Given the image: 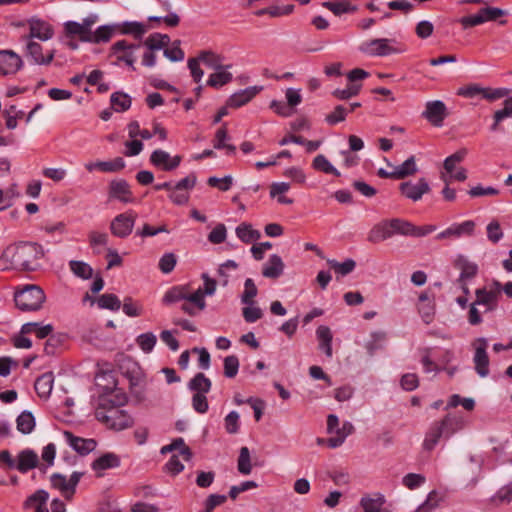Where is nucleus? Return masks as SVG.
Masks as SVG:
<instances>
[{"mask_svg":"<svg viewBox=\"0 0 512 512\" xmlns=\"http://www.w3.org/2000/svg\"><path fill=\"white\" fill-rule=\"evenodd\" d=\"M43 257L41 245L34 242H19L8 246L0 256V270L35 271Z\"/></svg>","mask_w":512,"mask_h":512,"instance_id":"1","label":"nucleus"},{"mask_svg":"<svg viewBox=\"0 0 512 512\" xmlns=\"http://www.w3.org/2000/svg\"><path fill=\"white\" fill-rule=\"evenodd\" d=\"M125 402L126 396L120 391H114L112 394L102 397L95 410L96 419L110 429L128 428L133 421L131 416L120 408Z\"/></svg>","mask_w":512,"mask_h":512,"instance_id":"2","label":"nucleus"},{"mask_svg":"<svg viewBox=\"0 0 512 512\" xmlns=\"http://www.w3.org/2000/svg\"><path fill=\"white\" fill-rule=\"evenodd\" d=\"M44 301V291L34 284L26 285L14 293L15 305L23 312L38 311Z\"/></svg>","mask_w":512,"mask_h":512,"instance_id":"3","label":"nucleus"},{"mask_svg":"<svg viewBox=\"0 0 512 512\" xmlns=\"http://www.w3.org/2000/svg\"><path fill=\"white\" fill-rule=\"evenodd\" d=\"M510 90L507 88H486L478 84H469L459 88L457 94L459 96L473 99L481 98L488 101H495L501 99L509 94Z\"/></svg>","mask_w":512,"mask_h":512,"instance_id":"4","label":"nucleus"},{"mask_svg":"<svg viewBox=\"0 0 512 512\" xmlns=\"http://www.w3.org/2000/svg\"><path fill=\"white\" fill-rule=\"evenodd\" d=\"M396 41L388 38H377L363 41L359 50L369 56L373 57H384L391 54H398L401 52L400 49L394 47Z\"/></svg>","mask_w":512,"mask_h":512,"instance_id":"5","label":"nucleus"},{"mask_svg":"<svg viewBox=\"0 0 512 512\" xmlns=\"http://www.w3.org/2000/svg\"><path fill=\"white\" fill-rule=\"evenodd\" d=\"M98 21L96 14H91L86 17L82 23L67 21L66 22V46L76 49L77 45L72 41L68 40L69 37L77 36L81 41L89 39L92 33L91 27Z\"/></svg>","mask_w":512,"mask_h":512,"instance_id":"6","label":"nucleus"},{"mask_svg":"<svg viewBox=\"0 0 512 512\" xmlns=\"http://www.w3.org/2000/svg\"><path fill=\"white\" fill-rule=\"evenodd\" d=\"M189 300L200 307H206L205 299H202L200 291H192L188 285H178L169 289L163 298V302L170 304L178 301Z\"/></svg>","mask_w":512,"mask_h":512,"instance_id":"7","label":"nucleus"},{"mask_svg":"<svg viewBox=\"0 0 512 512\" xmlns=\"http://www.w3.org/2000/svg\"><path fill=\"white\" fill-rule=\"evenodd\" d=\"M140 47L141 42L130 43L127 40H119L111 46V56L116 58L115 64L118 65L120 62H124L135 70L134 63L136 62V57L134 53Z\"/></svg>","mask_w":512,"mask_h":512,"instance_id":"8","label":"nucleus"},{"mask_svg":"<svg viewBox=\"0 0 512 512\" xmlns=\"http://www.w3.org/2000/svg\"><path fill=\"white\" fill-rule=\"evenodd\" d=\"M196 182L197 177L194 173H190L181 179L174 185L173 190L169 194L170 200L176 205L187 204L190 198L189 191L195 187Z\"/></svg>","mask_w":512,"mask_h":512,"instance_id":"9","label":"nucleus"},{"mask_svg":"<svg viewBox=\"0 0 512 512\" xmlns=\"http://www.w3.org/2000/svg\"><path fill=\"white\" fill-rule=\"evenodd\" d=\"M137 214L133 210L117 215L110 224L111 233L119 238L129 236L133 230Z\"/></svg>","mask_w":512,"mask_h":512,"instance_id":"10","label":"nucleus"},{"mask_svg":"<svg viewBox=\"0 0 512 512\" xmlns=\"http://www.w3.org/2000/svg\"><path fill=\"white\" fill-rule=\"evenodd\" d=\"M473 347L475 371L480 377H486L489 374V357L486 352L488 342L485 338H478L473 342Z\"/></svg>","mask_w":512,"mask_h":512,"instance_id":"11","label":"nucleus"},{"mask_svg":"<svg viewBox=\"0 0 512 512\" xmlns=\"http://www.w3.org/2000/svg\"><path fill=\"white\" fill-rule=\"evenodd\" d=\"M28 25L29 33L23 35L22 39L34 40L36 38L41 41H46L53 37L54 30L52 26L42 19L33 17L28 20Z\"/></svg>","mask_w":512,"mask_h":512,"instance_id":"12","label":"nucleus"},{"mask_svg":"<svg viewBox=\"0 0 512 512\" xmlns=\"http://www.w3.org/2000/svg\"><path fill=\"white\" fill-rule=\"evenodd\" d=\"M455 267L460 270L458 282L460 283L461 289L466 295H468V282L477 275L478 266L466 257L459 256L455 261Z\"/></svg>","mask_w":512,"mask_h":512,"instance_id":"13","label":"nucleus"},{"mask_svg":"<svg viewBox=\"0 0 512 512\" xmlns=\"http://www.w3.org/2000/svg\"><path fill=\"white\" fill-rule=\"evenodd\" d=\"M23 66L22 58L12 50H0V76L16 74Z\"/></svg>","mask_w":512,"mask_h":512,"instance_id":"14","label":"nucleus"},{"mask_svg":"<svg viewBox=\"0 0 512 512\" xmlns=\"http://www.w3.org/2000/svg\"><path fill=\"white\" fill-rule=\"evenodd\" d=\"M399 190L403 196L416 202L430 191V186L425 178H420L415 183L411 181L402 182L399 185Z\"/></svg>","mask_w":512,"mask_h":512,"instance_id":"15","label":"nucleus"},{"mask_svg":"<svg viewBox=\"0 0 512 512\" xmlns=\"http://www.w3.org/2000/svg\"><path fill=\"white\" fill-rule=\"evenodd\" d=\"M500 295L501 284L499 282H495L494 286L489 290L485 288L477 289L475 302L478 305L485 306V312L492 311L495 309Z\"/></svg>","mask_w":512,"mask_h":512,"instance_id":"16","label":"nucleus"},{"mask_svg":"<svg viewBox=\"0 0 512 512\" xmlns=\"http://www.w3.org/2000/svg\"><path fill=\"white\" fill-rule=\"evenodd\" d=\"M181 160V156L176 155L172 157L168 152L161 149L153 151L150 156L151 164L164 171L176 169L180 165Z\"/></svg>","mask_w":512,"mask_h":512,"instance_id":"17","label":"nucleus"},{"mask_svg":"<svg viewBox=\"0 0 512 512\" xmlns=\"http://www.w3.org/2000/svg\"><path fill=\"white\" fill-rule=\"evenodd\" d=\"M422 115L432 125L436 127H441L443 125L444 119L447 116L446 105L440 100L427 102L425 110Z\"/></svg>","mask_w":512,"mask_h":512,"instance_id":"18","label":"nucleus"},{"mask_svg":"<svg viewBox=\"0 0 512 512\" xmlns=\"http://www.w3.org/2000/svg\"><path fill=\"white\" fill-rule=\"evenodd\" d=\"M26 41V56L31 57L33 62L38 65L49 64L54 58L53 50L43 53V47L38 42L31 39H23Z\"/></svg>","mask_w":512,"mask_h":512,"instance_id":"19","label":"nucleus"},{"mask_svg":"<svg viewBox=\"0 0 512 512\" xmlns=\"http://www.w3.org/2000/svg\"><path fill=\"white\" fill-rule=\"evenodd\" d=\"M475 223L472 220H466L459 224H452L436 236L437 240L460 238L463 235H472Z\"/></svg>","mask_w":512,"mask_h":512,"instance_id":"20","label":"nucleus"},{"mask_svg":"<svg viewBox=\"0 0 512 512\" xmlns=\"http://www.w3.org/2000/svg\"><path fill=\"white\" fill-rule=\"evenodd\" d=\"M109 198L117 199L123 203H134L135 197L125 180H113L109 184Z\"/></svg>","mask_w":512,"mask_h":512,"instance_id":"21","label":"nucleus"},{"mask_svg":"<svg viewBox=\"0 0 512 512\" xmlns=\"http://www.w3.org/2000/svg\"><path fill=\"white\" fill-rule=\"evenodd\" d=\"M66 442L81 456H85L92 452L97 445L94 439L77 437L68 431H66Z\"/></svg>","mask_w":512,"mask_h":512,"instance_id":"22","label":"nucleus"},{"mask_svg":"<svg viewBox=\"0 0 512 512\" xmlns=\"http://www.w3.org/2000/svg\"><path fill=\"white\" fill-rule=\"evenodd\" d=\"M49 494L45 490H37L32 495L28 496L23 503L24 510L33 509L34 512H49L47 508V501Z\"/></svg>","mask_w":512,"mask_h":512,"instance_id":"23","label":"nucleus"},{"mask_svg":"<svg viewBox=\"0 0 512 512\" xmlns=\"http://www.w3.org/2000/svg\"><path fill=\"white\" fill-rule=\"evenodd\" d=\"M38 455L32 449H24L17 455L16 469L25 474L38 466Z\"/></svg>","mask_w":512,"mask_h":512,"instance_id":"24","label":"nucleus"},{"mask_svg":"<svg viewBox=\"0 0 512 512\" xmlns=\"http://www.w3.org/2000/svg\"><path fill=\"white\" fill-rule=\"evenodd\" d=\"M261 90L262 87L257 86L240 90L229 97L227 100V106L239 108L251 101Z\"/></svg>","mask_w":512,"mask_h":512,"instance_id":"25","label":"nucleus"},{"mask_svg":"<svg viewBox=\"0 0 512 512\" xmlns=\"http://www.w3.org/2000/svg\"><path fill=\"white\" fill-rule=\"evenodd\" d=\"M417 309L425 324H430L433 321L435 314L434 302L427 292L420 294Z\"/></svg>","mask_w":512,"mask_h":512,"instance_id":"26","label":"nucleus"},{"mask_svg":"<svg viewBox=\"0 0 512 512\" xmlns=\"http://www.w3.org/2000/svg\"><path fill=\"white\" fill-rule=\"evenodd\" d=\"M41 231L44 233L43 238L47 242H60L64 234V224L61 221H45L41 226Z\"/></svg>","mask_w":512,"mask_h":512,"instance_id":"27","label":"nucleus"},{"mask_svg":"<svg viewBox=\"0 0 512 512\" xmlns=\"http://www.w3.org/2000/svg\"><path fill=\"white\" fill-rule=\"evenodd\" d=\"M284 267L285 265L281 257L276 254H273L264 264L262 269V275L269 279H277L283 274Z\"/></svg>","mask_w":512,"mask_h":512,"instance_id":"28","label":"nucleus"},{"mask_svg":"<svg viewBox=\"0 0 512 512\" xmlns=\"http://www.w3.org/2000/svg\"><path fill=\"white\" fill-rule=\"evenodd\" d=\"M443 426L445 438H449L457 431L464 428L465 421L462 416L456 414H448L443 420L438 422Z\"/></svg>","mask_w":512,"mask_h":512,"instance_id":"29","label":"nucleus"},{"mask_svg":"<svg viewBox=\"0 0 512 512\" xmlns=\"http://www.w3.org/2000/svg\"><path fill=\"white\" fill-rule=\"evenodd\" d=\"M385 499L381 495L363 496L360 500L362 512H391L384 507Z\"/></svg>","mask_w":512,"mask_h":512,"instance_id":"30","label":"nucleus"},{"mask_svg":"<svg viewBox=\"0 0 512 512\" xmlns=\"http://www.w3.org/2000/svg\"><path fill=\"white\" fill-rule=\"evenodd\" d=\"M392 237L389 221L384 220L375 226L368 233L367 240L371 243H379Z\"/></svg>","mask_w":512,"mask_h":512,"instance_id":"31","label":"nucleus"},{"mask_svg":"<svg viewBox=\"0 0 512 512\" xmlns=\"http://www.w3.org/2000/svg\"><path fill=\"white\" fill-rule=\"evenodd\" d=\"M196 58L199 59L200 63H203L205 66L213 70L231 67V65H223L224 57L212 51H201Z\"/></svg>","mask_w":512,"mask_h":512,"instance_id":"32","label":"nucleus"},{"mask_svg":"<svg viewBox=\"0 0 512 512\" xmlns=\"http://www.w3.org/2000/svg\"><path fill=\"white\" fill-rule=\"evenodd\" d=\"M21 334H35L38 339H45L53 332L51 324L41 325L38 322H28L22 325Z\"/></svg>","mask_w":512,"mask_h":512,"instance_id":"33","label":"nucleus"},{"mask_svg":"<svg viewBox=\"0 0 512 512\" xmlns=\"http://www.w3.org/2000/svg\"><path fill=\"white\" fill-rule=\"evenodd\" d=\"M119 464L120 460L117 455L106 453L93 461L92 469L97 472L98 476H101V471L118 467Z\"/></svg>","mask_w":512,"mask_h":512,"instance_id":"34","label":"nucleus"},{"mask_svg":"<svg viewBox=\"0 0 512 512\" xmlns=\"http://www.w3.org/2000/svg\"><path fill=\"white\" fill-rule=\"evenodd\" d=\"M125 167V161L117 157L110 161H98L87 165L89 171L99 170L101 172H117Z\"/></svg>","mask_w":512,"mask_h":512,"instance_id":"35","label":"nucleus"},{"mask_svg":"<svg viewBox=\"0 0 512 512\" xmlns=\"http://www.w3.org/2000/svg\"><path fill=\"white\" fill-rule=\"evenodd\" d=\"M53 374L51 372H47L39 376L35 383L34 388L37 393V395L40 398H47L49 397L52 387H53Z\"/></svg>","mask_w":512,"mask_h":512,"instance_id":"36","label":"nucleus"},{"mask_svg":"<svg viewBox=\"0 0 512 512\" xmlns=\"http://www.w3.org/2000/svg\"><path fill=\"white\" fill-rule=\"evenodd\" d=\"M442 437H445L443 426H440L438 422H434L429 431L426 433L425 439L423 441V448L425 450L431 451Z\"/></svg>","mask_w":512,"mask_h":512,"instance_id":"37","label":"nucleus"},{"mask_svg":"<svg viewBox=\"0 0 512 512\" xmlns=\"http://www.w3.org/2000/svg\"><path fill=\"white\" fill-rule=\"evenodd\" d=\"M117 26L116 25H102L99 26L95 32H92L89 36V39H86L84 42H90V43H102V42H108Z\"/></svg>","mask_w":512,"mask_h":512,"instance_id":"38","label":"nucleus"},{"mask_svg":"<svg viewBox=\"0 0 512 512\" xmlns=\"http://www.w3.org/2000/svg\"><path fill=\"white\" fill-rule=\"evenodd\" d=\"M36 426L35 417L30 411L21 412L16 418L17 430L22 434H30Z\"/></svg>","mask_w":512,"mask_h":512,"instance_id":"39","label":"nucleus"},{"mask_svg":"<svg viewBox=\"0 0 512 512\" xmlns=\"http://www.w3.org/2000/svg\"><path fill=\"white\" fill-rule=\"evenodd\" d=\"M468 154V151L466 148H461L458 151H456L454 154L448 156L443 163L444 172L447 176L452 174L455 169L456 165L460 162H462L466 155Z\"/></svg>","mask_w":512,"mask_h":512,"instance_id":"40","label":"nucleus"},{"mask_svg":"<svg viewBox=\"0 0 512 512\" xmlns=\"http://www.w3.org/2000/svg\"><path fill=\"white\" fill-rule=\"evenodd\" d=\"M147 30L148 27L145 24L136 21L124 22L121 26L122 34H131L138 42H141V39Z\"/></svg>","mask_w":512,"mask_h":512,"instance_id":"41","label":"nucleus"},{"mask_svg":"<svg viewBox=\"0 0 512 512\" xmlns=\"http://www.w3.org/2000/svg\"><path fill=\"white\" fill-rule=\"evenodd\" d=\"M322 6L329 9L334 15L340 16L344 13H353L357 10V6L353 5L349 1L340 2H323Z\"/></svg>","mask_w":512,"mask_h":512,"instance_id":"42","label":"nucleus"},{"mask_svg":"<svg viewBox=\"0 0 512 512\" xmlns=\"http://www.w3.org/2000/svg\"><path fill=\"white\" fill-rule=\"evenodd\" d=\"M211 381L203 373H197L189 382V388L196 393L206 394L211 389Z\"/></svg>","mask_w":512,"mask_h":512,"instance_id":"43","label":"nucleus"},{"mask_svg":"<svg viewBox=\"0 0 512 512\" xmlns=\"http://www.w3.org/2000/svg\"><path fill=\"white\" fill-rule=\"evenodd\" d=\"M417 172V166L414 156H410L403 164L394 167L396 179H404L414 175Z\"/></svg>","mask_w":512,"mask_h":512,"instance_id":"44","label":"nucleus"},{"mask_svg":"<svg viewBox=\"0 0 512 512\" xmlns=\"http://www.w3.org/2000/svg\"><path fill=\"white\" fill-rule=\"evenodd\" d=\"M175 450H179V454L186 461H188L192 456V453H191L189 447L185 445V442L182 438H177L171 444L163 446L161 448V453L167 454V453L175 451Z\"/></svg>","mask_w":512,"mask_h":512,"instance_id":"45","label":"nucleus"},{"mask_svg":"<svg viewBox=\"0 0 512 512\" xmlns=\"http://www.w3.org/2000/svg\"><path fill=\"white\" fill-rule=\"evenodd\" d=\"M69 268L72 273L81 279H90L93 276L92 267L84 261L71 260L69 262Z\"/></svg>","mask_w":512,"mask_h":512,"instance_id":"46","label":"nucleus"},{"mask_svg":"<svg viewBox=\"0 0 512 512\" xmlns=\"http://www.w3.org/2000/svg\"><path fill=\"white\" fill-rule=\"evenodd\" d=\"M388 221H389V226L391 228L392 236L394 234L412 236L413 224L411 222L400 219V218H393Z\"/></svg>","mask_w":512,"mask_h":512,"instance_id":"47","label":"nucleus"},{"mask_svg":"<svg viewBox=\"0 0 512 512\" xmlns=\"http://www.w3.org/2000/svg\"><path fill=\"white\" fill-rule=\"evenodd\" d=\"M170 41V38L166 34L154 33L151 34L143 43L148 50H159L165 47Z\"/></svg>","mask_w":512,"mask_h":512,"instance_id":"48","label":"nucleus"},{"mask_svg":"<svg viewBox=\"0 0 512 512\" xmlns=\"http://www.w3.org/2000/svg\"><path fill=\"white\" fill-rule=\"evenodd\" d=\"M111 106L116 112H124L131 106V98L122 92H115L110 97Z\"/></svg>","mask_w":512,"mask_h":512,"instance_id":"49","label":"nucleus"},{"mask_svg":"<svg viewBox=\"0 0 512 512\" xmlns=\"http://www.w3.org/2000/svg\"><path fill=\"white\" fill-rule=\"evenodd\" d=\"M237 237L245 242L251 243L254 240L260 238V233L257 230H254L251 225L242 223L236 228Z\"/></svg>","mask_w":512,"mask_h":512,"instance_id":"50","label":"nucleus"},{"mask_svg":"<svg viewBox=\"0 0 512 512\" xmlns=\"http://www.w3.org/2000/svg\"><path fill=\"white\" fill-rule=\"evenodd\" d=\"M225 69L215 70L216 72L209 76L207 84L217 88L229 83L232 80V74Z\"/></svg>","mask_w":512,"mask_h":512,"instance_id":"51","label":"nucleus"},{"mask_svg":"<svg viewBox=\"0 0 512 512\" xmlns=\"http://www.w3.org/2000/svg\"><path fill=\"white\" fill-rule=\"evenodd\" d=\"M313 168L326 174L340 176V172L329 162L324 155H317L312 164Z\"/></svg>","mask_w":512,"mask_h":512,"instance_id":"52","label":"nucleus"},{"mask_svg":"<svg viewBox=\"0 0 512 512\" xmlns=\"http://www.w3.org/2000/svg\"><path fill=\"white\" fill-rule=\"evenodd\" d=\"M328 264L339 276L348 275L356 267V262L353 259H347L342 263H339L336 260H329Z\"/></svg>","mask_w":512,"mask_h":512,"instance_id":"53","label":"nucleus"},{"mask_svg":"<svg viewBox=\"0 0 512 512\" xmlns=\"http://www.w3.org/2000/svg\"><path fill=\"white\" fill-rule=\"evenodd\" d=\"M97 304L101 309H109L112 311H117L121 307L120 299L114 294H103L98 300Z\"/></svg>","mask_w":512,"mask_h":512,"instance_id":"54","label":"nucleus"},{"mask_svg":"<svg viewBox=\"0 0 512 512\" xmlns=\"http://www.w3.org/2000/svg\"><path fill=\"white\" fill-rule=\"evenodd\" d=\"M257 287L254 281L251 278H247L244 282V291L241 296V301L243 304L252 305L254 303V298L257 295Z\"/></svg>","mask_w":512,"mask_h":512,"instance_id":"55","label":"nucleus"},{"mask_svg":"<svg viewBox=\"0 0 512 512\" xmlns=\"http://www.w3.org/2000/svg\"><path fill=\"white\" fill-rule=\"evenodd\" d=\"M251 470L250 451L247 447H242L238 457V471L243 475H249Z\"/></svg>","mask_w":512,"mask_h":512,"instance_id":"56","label":"nucleus"},{"mask_svg":"<svg viewBox=\"0 0 512 512\" xmlns=\"http://www.w3.org/2000/svg\"><path fill=\"white\" fill-rule=\"evenodd\" d=\"M361 89V84L358 83H348L347 87L345 89H336L333 92V95L340 99V100H346L351 97H354L358 95Z\"/></svg>","mask_w":512,"mask_h":512,"instance_id":"57","label":"nucleus"},{"mask_svg":"<svg viewBox=\"0 0 512 512\" xmlns=\"http://www.w3.org/2000/svg\"><path fill=\"white\" fill-rule=\"evenodd\" d=\"M440 497L436 491H431L424 503H422L414 512H432L439 505Z\"/></svg>","mask_w":512,"mask_h":512,"instance_id":"58","label":"nucleus"},{"mask_svg":"<svg viewBox=\"0 0 512 512\" xmlns=\"http://www.w3.org/2000/svg\"><path fill=\"white\" fill-rule=\"evenodd\" d=\"M136 342L145 353H150L157 342V338L153 333L148 332L139 335Z\"/></svg>","mask_w":512,"mask_h":512,"instance_id":"59","label":"nucleus"},{"mask_svg":"<svg viewBox=\"0 0 512 512\" xmlns=\"http://www.w3.org/2000/svg\"><path fill=\"white\" fill-rule=\"evenodd\" d=\"M177 263V257L174 253H165L159 260V269L164 274H169L173 271Z\"/></svg>","mask_w":512,"mask_h":512,"instance_id":"60","label":"nucleus"},{"mask_svg":"<svg viewBox=\"0 0 512 512\" xmlns=\"http://www.w3.org/2000/svg\"><path fill=\"white\" fill-rule=\"evenodd\" d=\"M239 413L236 411H231L224 419L225 430L229 434H236L239 431L240 422H239Z\"/></svg>","mask_w":512,"mask_h":512,"instance_id":"61","label":"nucleus"},{"mask_svg":"<svg viewBox=\"0 0 512 512\" xmlns=\"http://www.w3.org/2000/svg\"><path fill=\"white\" fill-rule=\"evenodd\" d=\"M239 369V360L235 355L227 356L224 359V375L228 378H234Z\"/></svg>","mask_w":512,"mask_h":512,"instance_id":"62","label":"nucleus"},{"mask_svg":"<svg viewBox=\"0 0 512 512\" xmlns=\"http://www.w3.org/2000/svg\"><path fill=\"white\" fill-rule=\"evenodd\" d=\"M479 15L484 19V23L494 21L499 17L506 15V11L496 7H484L479 10Z\"/></svg>","mask_w":512,"mask_h":512,"instance_id":"63","label":"nucleus"},{"mask_svg":"<svg viewBox=\"0 0 512 512\" xmlns=\"http://www.w3.org/2000/svg\"><path fill=\"white\" fill-rule=\"evenodd\" d=\"M486 232H487V238L492 243H497L503 238V231L500 227L499 222L496 220L491 221L487 225Z\"/></svg>","mask_w":512,"mask_h":512,"instance_id":"64","label":"nucleus"}]
</instances>
